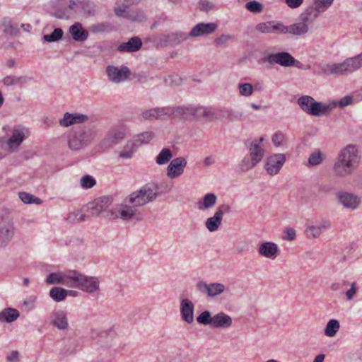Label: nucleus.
Returning a JSON list of instances; mask_svg holds the SVG:
<instances>
[{
    "label": "nucleus",
    "mask_w": 362,
    "mask_h": 362,
    "mask_svg": "<svg viewBox=\"0 0 362 362\" xmlns=\"http://www.w3.org/2000/svg\"><path fill=\"white\" fill-rule=\"evenodd\" d=\"M52 323L60 329H64L68 326L66 314L63 310H57L52 315Z\"/></svg>",
    "instance_id": "27"
},
{
    "label": "nucleus",
    "mask_w": 362,
    "mask_h": 362,
    "mask_svg": "<svg viewBox=\"0 0 362 362\" xmlns=\"http://www.w3.org/2000/svg\"><path fill=\"white\" fill-rule=\"evenodd\" d=\"M286 161V156L283 153H275L267 158L264 168L267 173L273 176L279 173Z\"/></svg>",
    "instance_id": "9"
},
{
    "label": "nucleus",
    "mask_w": 362,
    "mask_h": 362,
    "mask_svg": "<svg viewBox=\"0 0 362 362\" xmlns=\"http://www.w3.org/2000/svg\"><path fill=\"white\" fill-rule=\"evenodd\" d=\"M194 304L188 299H183L180 303L182 319L191 324L194 322Z\"/></svg>",
    "instance_id": "20"
},
{
    "label": "nucleus",
    "mask_w": 362,
    "mask_h": 362,
    "mask_svg": "<svg viewBox=\"0 0 362 362\" xmlns=\"http://www.w3.org/2000/svg\"><path fill=\"white\" fill-rule=\"evenodd\" d=\"M217 201V197L214 193H208L205 194L202 199V202H199V209L200 210H204L206 209L211 208L214 206Z\"/></svg>",
    "instance_id": "33"
},
{
    "label": "nucleus",
    "mask_w": 362,
    "mask_h": 362,
    "mask_svg": "<svg viewBox=\"0 0 362 362\" xmlns=\"http://www.w3.org/2000/svg\"><path fill=\"white\" fill-rule=\"evenodd\" d=\"M18 197L21 199V200L25 204H40L42 202V201L40 198L25 192H19Z\"/></svg>",
    "instance_id": "36"
},
{
    "label": "nucleus",
    "mask_w": 362,
    "mask_h": 362,
    "mask_svg": "<svg viewBox=\"0 0 362 362\" xmlns=\"http://www.w3.org/2000/svg\"><path fill=\"white\" fill-rule=\"evenodd\" d=\"M337 198L338 202L347 209H356L361 203L360 197L346 192H338L337 194Z\"/></svg>",
    "instance_id": "12"
},
{
    "label": "nucleus",
    "mask_w": 362,
    "mask_h": 362,
    "mask_svg": "<svg viewBox=\"0 0 362 362\" xmlns=\"http://www.w3.org/2000/svg\"><path fill=\"white\" fill-rule=\"evenodd\" d=\"M296 230L293 228H287L283 232L282 238L284 240L293 241L296 239Z\"/></svg>",
    "instance_id": "57"
},
{
    "label": "nucleus",
    "mask_w": 362,
    "mask_h": 362,
    "mask_svg": "<svg viewBox=\"0 0 362 362\" xmlns=\"http://www.w3.org/2000/svg\"><path fill=\"white\" fill-rule=\"evenodd\" d=\"M88 116L83 114H71L66 112L64 117L59 120V124L62 127H69L74 124H79L88 120Z\"/></svg>",
    "instance_id": "22"
},
{
    "label": "nucleus",
    "mask_w": 362,
    "mask_h": 362,
    "mask_svg": "<svg viewBox=\"0 0 362 362\" xmlns=\"http://www.w3.org/2000/svg\"><path fill=\"white\" fill-rule=\"evenodd\" d=\"M94 138L93 131L88 127H78L69 135L68 146L71 151H78L88 146Z\"/></svg>",
    "instance_id": "4"
},
{
    "label": "nucleus",
    "mask_w": 362,
    "mask_h": 362,
    "mask_svg": "<svg viewBox=\"0 0 362 362\" xmlns=\"http://www.w3.org/2000/svg\"><path fill=\"white\" fill-rule=\"evenodd\" d=\"M84 276L76 270L66 271L64 272V285L68 287L78 288Z\"/></svg>",
    "instance_id": "17"
},
{
    "label": "nucleus",
    "mask_w": 362,
    "mask_h": 362,
    "mask_svg": "<svg viewBox=\"0 0 362 362\" xmlns=\"http://www.w3.org/2000/svg\"><path fill=\"white\" fill-rule=\"evenodd\" d=\"M322 13L318 11V8L314 5L308 6L305 11L301 14V21L304 23H313Z\"/></svg>",
    "instance_id": "30"
},
{
    "label": "nucleus",
    "mask_w": 362,
    "mask_h": 362,
    "mask_svg": "<svg viewBox=\"0 0 362 362\" xmlns=\"http://www.w3.org/2000/svg\"><path fill=\"white\" fill-rule=\"evenodd\" d=\"M334 0H315L314 5L318 11L325 12L333 3Z\"/></svg>",
    "instance_id": "51"
},
{
    "label": "nucleus",
    "mask_w": 362,
    "mask_h": 362,
    "mask_svg": "<svg viewBox=\"0 0 362 362\" xmlns=\"http://www.w3.org/2000/svg\"><path fill=\"white\" fill-rule=\"evenodd\" d=\"M269 64H279L281 66L300 67V62L296 60L291 54L286 52L269 54L265 59Z\"/></svg>",
    "instance_id": "8"
},
{
    "label": "nucleus",
    "mask_w": 362,
    "mask_h": 362,
    "mask_svg": "<svg viewBox=\"0 0 362 362\" xmlns=\"http://www.w3.org/2000/svg\"><path fill=\"white\" fill-rule=\"evenodd\" d=\"M136 211V210L134 207L126 206V209L118 211L116 214H115L113 212H111L110 218H116L118 217V214H119L121 218L123 220H129L134 216Z\"/></svg>",
    "instance_id": "34"
},
{
    "label": "nucleus",
    "mask_w": 362,
    "mask_h": 362,
    "mask_svg": "<svg viewBox=\"0 0 362 362\" xmlns=\"http://www.w3.org/2000/svg\"><path fill=\"white\" fill-rule=\"evenodd\" d=\"M272 33L274 34H287L288 26L284 25L282 23L273 21Z\"/></svg>",
    "instance_id": "50"
},
{
    "label": "nucleus",
    "mask_w": 362,
    "mask_h": 362,
    "mask_svg": "<svg viewBox=\"0 0 362 362\" xmlns=\"http://www.w3.org/2000/svg\"><path fill=\"white\" fill-rule=\"evenodd\" d=\"M197 286L201 292H206L211 297L220 295L225 291V286L220 283L207 284L206 283L199 282Z\"/></svg>",
    "instance_id": "16"
},
{
    "label": "nucleus",
    "mask_w": 362,
    "mask_h": 362,
    "mask_svg": "<svg viewBox=\"0 0 362 362\" xmlns=\"http://www.w3.org/2000/svg\"><path fill=\"white\" fill-rule=\"evenodd\" d=\"M157 196V186L154 184H146L139 190L132 192L125 201L134 206H141L152 202Z\"/></svg>",
    "instance_id": "3"
},
{
    "label": "nucleus",
    "mask_w": 362,
    "mask_h": 362,
    "mask_svg": "<svg viewBox=\"0 0 362 362\" xmlns=\"http://www.w3.org/2000/svg\"><path fill=\"white\" fill-rule=\"evenodd\" d=\"M213 317L208 310L202 312L197 317V321L201 325H209L211 327Z\"/></svg>",
    "instance_id": "46"
},
{
    "label": "nucleus",
    "mask_w": 362,
    "mask_h": 362,
    "mask_svg": "<svg viewBox=\"0 0 362 362\" xmlns=\"http://www.w3.org/2000/svg\"><path fill=\"white\" fill-rule=\"evenodd\" d=\"M26 82L27 79L23 76H8L3 79L4 84L8 86L19 83H25Z\"/></svg>",
    "instance_id": "43"
},
{
    "label": "nucleus",
    "mask_w": 362,
    "mask_h": 362,
    "mask_svg": "<svg viewBox=\"0 0 362 362\" xmlns=\"http://www.w3.org/2000/svg\"><path fill=\"white\" fill-rule=\"evenodd\" d=\"M187 165V160L178 157L171 160L167 168V175L170 178H175L181 175Z\"/></svg>",
    "instance_id": "13"
},
{
    "label": "nucleus",
    "mask_w": 362,
    "mask_h": 362,
    "mask_svg": "<svg viewBox=\"0 0 362 362\" xmlns=\"http://www.w3.org/2000/svg\"><path fill=\"white\" fill-rule=\"evenodd\" d=\"M146 18L144 13L138 10H128L127 19L132 21L141 22Z\"/></svg>",
    "instance_id": "45"
},
{
    "label": "nucleus",
    "mask_w": 362,
    "mask_h": 362,
    "mask_svg": "<svg viewBox=\"0 0 362 362\" xmlns=\"http://www.w3.org/2000/svg\"><path fill=\"white\" fill-rule=\"evenodd\" d=\"M232 325V318L224 313H219L213 316L211 327L227 328Z\"/></svg>",
    "instance_id": "26"
},
{
    "label": "nucleus",
    "mask_w": 362,
    "mask_h": 362,
    "mask_svg": "<svg viewBox=\"0 0 362 362\" xmlns=\"http://www.w3.org/2000/svg\"><path fill=\"white\" fill-rule=\"evenodd\" d=\"M19 353L17 351H12L6 356L7 362H19Z\"/></svg>",
    "instance_id": "63"
},
{
    "label": "nucleus",
    "mask_w": 362,
    "mask_h": 362,
    "mask_svg": "<svg viewBox=\"0 0 362 362\" xmlns=\"http://www.w3.org/2000/svg\"><path fill=\"white\" fill-rule=\"evenodd\" d=\"M45 281L47 284H61L64 285V272L51 273L47 276Z\"/></svg>",
    "instance_id": "41"
},
{
    "label": "nucleus",
    "mask_w": 362,
    "mask_h": 362,
    "mask_svg": "<svg viewBox=\"0 0 362 362\" xmlns=\"http://www.w3.org/2000/svg\"><path fill=\"white\" fill-rule=\"evenodd\" d=\"M50 297L57 302L65 299L67 296V291L62 287H53L49 291Z\"/></svg>",
    "instance_id": "35"
},
{
    "label": "nucleus",
    "mask_w": 362,
    "mask_h": 362,
    "mask_svg": "<svg viewBox=\"0 0 362 362\" xmlns=\"http://www.w3.org/2000/svg\"><path fill=\"white\" fill-rule=\"evenodd\" d=\"M285 136L281 132H276L272 136V142L276 147L281 146L284 144Z\"/></svg>",
    "instance_id": "58"
},
{
    "label": "nucleus",
    "mask_w": 362,
    "mask_h": 362,
    "mask_svg": "<svg viewBox=\"0 0 362 362\" xmlns=\"http://www.w3.org/2000/svg\"><path fill=\"white\" fill-rule=\"evenodd\" d=\"M257 165V163H255L250 158L245 157L240 163L239 168L243 172H246Z\"/></svg>",
    "instance_id": "49"
},
{
    "label": "nucleus",
    "mask_w": 362,
    "mask_h": 362,
    "mask_svg": "<svg viewBox=\"0 0 362 362\" xmlns=\"http://www.w3.org/2000/svg\"><path fill=\"white\" fill-rule=\"evenodd\" d=\"M245 8L253 13H259L264 9V5L257 1H251L245 4Z\"/></svg>",
    "instance_id": "44"
},
{
    "label": "nucleus",
    "mask_w": 362,
    "mask_h": 362,
    "mask_svg": "<svg viewBox=\"0 0 362 362\" xmlns=\"http://www.w3.org/2000/svg\"><path fill=\"white\" fill-rule=\"evenodd\" d=\"M222 218L221 212H215L214 216L210 217L206 221V227L210 232L216 230L221 224Z\"/></svg>",
    "instance_id": "32"
},
{
    "label": "nucleus",
    "mask_w": 362,
    "mask_h": 362,
    "mask_svg": "<svg viewBox=\"0 0 362 362\" xmlns=\"http://www.w3.org/2000/svg\"><path fill=\"white\" fill-rule=\"evenodd\" d=\"M107 74L109 79L114 83H119L127 79L130 71L127 66H122L121 69L114 66L107 67Z\"/></svg>",
    "instance_id": "14"
},
{
    "label": "nucleus",
    "mask_w": 362,
    "mask_h": 362,
    "mask_svg": "<svg viewBox=\"0 0 362 362\" xmlns=\"http://www.w3.org/2000/svg\"><path fill=\"white\" fill-rule=\"evenodd\" d=\"M99 284L100 282L97 277L84 276L78 288L87 293H92L99 289Z\"/></svg>",
    "instance_id": "24"
},
{
    "label": "nucleus",
    "mask_w": 362,
    "mask_h": 362,
    "mask_svg": "<svg viewBox=\"0 0 362 362\" xmlns=\"http://www.w3.org/2000/svg\"><path fill=\"white\" fill-rule=\"evenodd\" d=\"M330 227L331 223L329 221L325 219H321L308 225L305 230V233L307 238L315 239L319 238L324 231L329 229Z\"/></svg>",
    "instance_id": "11"
},
{
    "label": "nucleus",
    "mask_w": 362,
    "mask_h": 362,
    "mask_svg": "<svg viewBox=\"0 0 362 362\" xmlns=\"http://www.w3.org/2000/svg\"><path fill=\"white\" fill-rule=\"evenodd\" d=\"M214 7L213 3L207 0H201L199 2V8L204 12H209L211 11Z\"/></svg>",
    "instance_id": "59"
},
{
    "label": "nucleus",
    "mask_w": 362,
    "mask_h": 362,
    "mask_svg": "<svg viewBox=\"0 0 362 362\" xmlns=\"http://www.w3.org/2000/svg\"><path fill=\"white\" fill-rule=\"evenodd\" d=\"M154 136V133L153 132H144L141 134H139L137 137V141H139L141 144H148Z\"/></svg>",
    "instance_id": "52"
},
{
    "label": "nucleus",
    "mask_w": 362,
    "mask_h": 362,
    "mask_svg": "<svg viewBox=\"0 0 362 362\" xmlns=\"http://www.w3.org/2000/svg\"><path fill=\"white\" fill-rule=\"evenodd\" d=\"M339 322L337 320H330L327 324L325 329V334L329 337H332L335 335L339 329Z\"/></svg>",
    "instance_id": "38"
},
{
    "label": "nucleus",
    "mask_w": 362,
    "mask_h": 362,
    "mask_svg": "<svg viewBox=\"0 0 362 362\" xmlns=\"http://www.w3.org/2000/svg\"><path fill=\"white\" fill-rule=\"evenodd\" d=\"M125 130L124 129H116L112 132V137L115 140H121L125 137Z\"/></svg>",
    "instance_id": "64"
},
{
    "label": "nucleus",
    "mask_w": 362,
    "mask_h": 362,
    "mask_svg": "<svg viewBox=\"0 0 362 362\" xmlns=\"http://www.w3.org/2000/svg\"><path fill=\"white\" fill-rule=\"evenodd\" d=\"M238 90L241 95L246 97L251 95L254 91L252 85L249 83H239Z\"/></svg>",
    "instance_id": "47"
},
{
    "label": "nucleus",
    "mask_w": 362,
    "mask_h": 362,
    "mask_svg": "<svg viewBox=\"0 0 362 362\" xmlns=\"http://www.w3.org/2000/svg\"><path fill=\"white\" fill-rule=\"evenodd\" d=\"M300 107L307 114L313 116H319L329 112L332 107L330 105H324L317 102L309 95H303L297 101Z\"/></svg>",
    "instance_id": "6"
},
{
    "label": "nucleus",
    "mask_w": 362,
    "mask_h": 362,
    "mask_svg": "<svg viewBox=\"0 0 362 362\" xmlns=\"http://www.w3.org/2000/svg\"><path fill=\"white\" fill-rule=\"evenodd\" d=\"M186 34L177 32L170 34H161L156 37V40L161 46H175L179 45L187 40Z\"/></svg>",
    "instance_id": "10"
},
{
    "label": "nucleus",
    "mask_w": 362,
    "mask_h": 362,
    "mask_svg": "<svg viewBox=\"0 0 362 362\" xmlns=\"http://www.w3.org/2000/svg\"><path fill=\"white\" fill-rule=\"evenodd\" d=\"M15 228L8 215L0 216V247L6 246L13 238Z\"/></svg>",
    "instance_id": "7"
},
{
    "label": "nucleus",
    "mask_w": 362,
    "mask_h": 362,
    "mask_svg": "<svg viewBox=\"0 0 362 362\" xmlns=\"http://www.w3.org/2000/svg\"><path fill=\"white\" fill-rule=\"evenodd\" d=\"M358 163L359 156L356 146L348 145L338 154L333 165V173L338 177H347L353 173Z\"/></svg>",
    "instance_id": "1"
},
{
    "label": "nucleus",
    "mask_w": 362,
    "mask_h": 362,
    "mask_svg": "<svg viewBox=\"0 0 362 362\" xmlns=\"http://www.w3.org/2000/svg\"><path fill=\"white\" fill-rule=\"evenodd\" d=\"M217 28L215 23H200L194 25L189 33L190 37H199L213 33Z\"/></svg>",
    "instance_id": "15"
},
{
    "label": "nucleus",
    "mask_w": 362,
    "mask_h": 362,
    "mask_svg": "<svg viewBox=\"0 0 362 362\" xmlns=\"http://www.w3.org/2000/svg\"><path fill=\"white\" fill-rule=\"evenodd\" d=\"M81 214L79 212V211L74 210L68 214L66 220L67 222H69L70 223L83 222L84 221H82L80 218Z\"/></svg>",
    "instance_id": "54"
},
{
    "label": "nucleus",
    "mask_w": 362,
    "mask_h": 362,
    "mask_svg": "<svg viewBox=\"0 0 362 362\" xmlns=\"http://www.w3.org/2000/svg\"><path fill=\"white\" fill-rule=\"evenodd\" d=\"M158 119H174L173 107H157Z\"/></svg>",
    "instance_id": "39"
},
{
    "label": "nucleus",
    "mask_w": 362,
    "mask_h": 362,
    "mask_svg": "<svg viewBox=\"0 0 362 362\" xmlns=\"http://www.w3.org/2000/svg\"><path fill=\"white\" fill-rule=\"evenodd\" d=\"M273 21L259 23L256 25V30L262 33H272Z\"/></svg>",
    "instance_id": "48"
},
{
    "label": "nucleus",
    "mask_w": 362,
    "mask_h": 362,
    "mask_svg": "<svg viewBox=\"0 0 362 362\" xmlns=\"http://www.w3.org/2000/svg\"><path fill=\"white\" fill-rule=\"evenodd\" d=\"M278 252V245L273 242H264L258 248L259 255L271 259H274L277 257Z\"/></svg>",
    "instance_id": "18"
},
{
    "label": "nucleus",
    "mask_w": 362,
    "mask_h": 362,
    "mask_svg": "<svg viewBox=\"0 0 362 362\" xmlns=\"http://www.w3.org/2000/svg\"><path fill=\"white\" fill-rule=\"evenodd\" d=\"M64 32L61 28H55L51 34L45 35L43 40L45 42H53L61 40L63 37Z\"/></svg>",
    "instance_id": "40"
},
{
    "label": "nucleus",
    "mask_w": 362,
    "mask_h": 362,
    "mask_svg": "<svg viewBox=\"0 0 362 362\" xmlns=\"http://www.w3.org/2000/svg\"><path fill=\"white\" fill-rule=\"evenodd\" d=\"M347 286H349V282L347 281H341V282L333 283L331 285L330 288L332 291H340L343 292L345 287H346Z\"/></svg>",
    "instance_id": "61"
},
{
    "label": "nucleus",
    "mask_w": 362,
    "mask_h": 362,
    "mask_svg": "<svg viewBox=\"0 0 362 362\" xmlns=\"http://www.w3.org/2000/svg\"><path fill=\"white\" fill-rule=\"evenodd\" d=\"M95 184V180L90 175H85L81 179V185L84 189L91 188Z\"/></svg>",
    "instance_id": "53"
},
{
    "label": "nucleus",
    "mask_w": 362,
    "mask_h": 362,
    "mask_svg": "<svg viewBox=\"0 0 362 362\" xmlns=\"http://www.w3.org/2000/svg\"><path fill=\"white\" fill-rule=\"evenodd\" d=\"M350 288L346 292V297L347 300H351L354 298V296L358 291V287L356 282H352L350 284Z\"/></svg>",
    "instance_id": "60"
},
{
    "label": "nucleus",
    "mask_w": 362,
    "mask_h": 362,
    "mask_svg": "<svg viewBox=\"0 0 362 362\" xmlns=\"http://www.w3.org/2000/svg\"><path fill=\"white\" fill-rule=\"evenodd\" d=\"M65 346L68 348L64 350V354L69 355L76 352V344L74 341H67V344Z\"/></svg>",
    "instance_id": "62"
},
{
    "label": "nucleus",
    "mask_w": 362,
    "mask_h": 362,
    "mask_svg": "<svg viewBox=\"0 0 362 362\" xmlns=\"http://www.w3.org/2000/svg\"><path fill=\"white\" fill-rule=\"evenodd\" d=\"M25 139L23 132L18 129H14L12 135L8 141V146L11 149L18 148Z\"/></svg>",
    "instance_id": "28"
},
{
    "label": "nucleus",
    "mask_w": 362,
    "mask_h": 362,
    "mask_svg": "<svg viewBox=\"0 0 362 362\" xmlns=\"http://www.w3.org/2000/svg\"><path fill=\"white\" fill-rule=\"evenodd\" d=\"M142 117L145 119H158L157 107L145 110L142 112Z\"/></svg>",
    "instance_id": "55"
},
{
    "label": "nucleus",
    "mask_w": 362,
    "mask_h": 362,
    "mask_svg": "<svg viewBox=\"0 0 362 362\" xmlns=\"http://www.w3.org/2000/svg\"><path fill=\"white\" fill-rule=\"evenodd\" d=\"M141 46V40L139 37L135 36L130 38L128 42L120 44L117 47V50L121 52H135L139 51Z\"/></svg>",
    "instance_id": "23"
},
{
    "label": "nucleus",
    "mask_w": 362,
    "mask_h": 362,
    "mask_svg": "<svg viewBox=\"0 0 362 362\" xmlns=\"http://www.w3.org/2000/svg\"><path fill=\"white\" fill-rule=\"evenodd\" d=\"M308 31V23L303 21L288 25V33L293 35H302Z\"/></svg>",
    "instance_id": "31"
},
{
    "label": "nucleus",
    "mask_w": 362,
    "mask_h": 362,
    "mask_svg": "<svg viewBox=\"0 0 362 362\" xmlns=\"http://www.w3.org/2000/svg\"><path fill=\"white\" fill-rule=\"evenodd\" d=\"M174 119L178 117H187V116L194 115L198 112H201L204 116H208L206 110L202 107H173Z\"/></svg>",
    "instance_id": "19"
},
{
    "label": "nucleus",
    "mask_w": 362,
    "mask_h": 362,
    "mask_svg": "<svg viewBox=\"0 0 362 362\" xmlns=\"http://www.w3.org/2000/svg\"><path fill=\"white\" fill-rule=\"evenodd\" d=\"M172 158V152L169 148H164L156 157V163L158 165L167 163Z\"/></svg>",
    "instance_id": "42"
},
{
    "label": "nucleus",
    "mask_w": 362,
    "mask_h": 362,
    "mask_svg": "<svg viewBox=\"0 0 362 362\" xmlns=\"http://www.w3.org/2000/svg\"><path fill=\"white\" fill-rule=\"evenodd\" d=\"M325 158V156L324 153L320 150H317L310 155L308 163L312 166L318 165L323 162Z\"/></svg>",
    "instance_id": "37"
},
{
    "label": "nucleus",
    "mask_w": 362,
    "mask_h": 362,
    "mask_svg": "<svg viewBox=\"0 0 362 362\" xmlns=\"http://www.w3.org/2000/svg\"><path fill=\"white\" fill-rule=\"evenodd\" d=\"M134 144L133 143H127L124 149L120 152L119 156L122 158H129L132 156L133 154V146Z\"/></svg>",
    "instance_id": "56"
},
{
    "label": "nucleus",
    "mask_w": 362,
    "mask_h": 362,
    "mask_svg": "<svg viewBox=\"0 0 362 362\" xmlns=\"http://www.w3.org/2000/svg\"><path fill=\"white\" fill-rule=\"evenodd\" d=\"M69 33L72 38L77 42L85 41L88 36V33L86 30L81 23H75L69 28Z\"/></svg>",
    "instance_id": "25"
},
{
    "label": "nucleus",
    "mask_w": 362,
    "mask_h": 362,
    "mask_svg": "<svg viewBox=\"0 0 362 362\" xmlns=\"http://www.w3.org/2000/svg\"><path fill=\"white\" fill-rule=\"evenodd\" d=\"M263 140V138H260L258 141H252L249 148L250 158L257 164L262 160L264 155V149L260 145Z\"/></svg>",
    "instance_id": "21"
},
{
    "label": "nucleus",
    "mask_w": 362,
    "mask_h": 362,
    "mask_svg": "<svg viewBox=\"0 0 362 362\" xmlns=\"http://www.w3.org/2000/svg\"><path fill=\"white\" fill-rule=\"evenodd\" d=\"M362 67V52L354 57L347 58L342 63L327 64L321 69V74H344L352 73Z\"/></svg>",
    "instance_id": "2"
},
{
    "label": "nucleus",
    "mask_w": 362,
    "mask_h": 362,
    "mask_svg": "<svg viewBox=\"0 0 362 362\" xmlns=\"http://www.w3.org/2000/svg\"><path fill=\"white\" fill-rule=\"evenodd\" d=\"M112 202L110 197H101L88 203L82 209L83 213L80 215L82 221L88 220L93 217L99 216L103 211L107 209Z\"/></svg>",
    "instance_id": "5"
},
{
    "label": "nucleus",
    "mask_w": 362,
    "mask_h": 362,
    "mask_svg": "<svg viewBox=\"0 0 362 362\" xmlns=\"http://www.w3.org/2000/svg\"><path fill=\"white\" fill-rule=\"evenodd\" d=\"M20 315L18 310L7 308L0 312V322L11 323L16 320Z\"/></svg>",
    "instance_id": "29"
}]
</instances>
